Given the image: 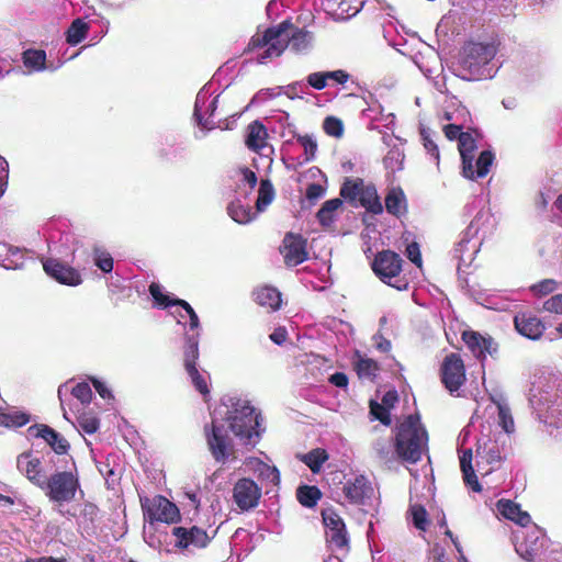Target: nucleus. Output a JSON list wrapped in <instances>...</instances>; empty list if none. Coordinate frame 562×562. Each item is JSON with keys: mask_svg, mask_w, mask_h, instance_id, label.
<instances>
[{"mask_svg": "<svg viewBox=\"0 0 562 562\" xmlns=\"http://www.w3.org/2000/svg\"><path fill=\"white\" fill-rule=\"evenodd\" d=\"M482 416L479 409L462 431V457H507L515 422L502 393L490 395Z\"/></svg>", "mask_w": 562, "mask_h": 562, "instance_id": "nucleus-1", "label": "nucleus"}, {"mask_svg": "<svg viewBox=\"0 0 562 562\" xmlns=\"http://www.w3.org/2000/svg\"><path fill=\"white\" fill-rule=\"evenodd\" d=\"M529 403L541 423L562 429V379L559 375H539L530 387Z\"/></svg>", "mask_w": 562, "mask_h": 562, "instance_id": "nucleus-2", "label": "nucleus"}, {"mask_svg": "<svg viewBox=\"0 0 562 562\" xmlns=\"http://www.w3.org/2000/svg\"><path fill=\"white\" fill-rule=\"evenodd\" d=\"M494 43L469 41L459 50V79L472 81L493 78L498 67Z\"/></svg>", "mask_w": 562, "mask_h": 562, "instance_id": "nucleus-3", "label": "nucleus"}, {"mask_svg": "<svg viewBox=\"0 0 562 562\" xmlns=\"http://www.w3.org/2000/svg\"><path fill=\"white\" fill-rule=\"evenodd\" d=\"M482 138V134L476 128H468L467 132H462V126L459 125V154L462 159V175L470 180L487 176L495 159L491 150H482L475 159V151L480 147Z\"/></svg>", "mask_w": 562, "mask_h": 562, "instance_id": "nucleus-4", "label": "nucleus"}, {"mask_svg": "<svg viewBox=\"0 0 562 562\" xmlns=\"http://www.w3.org/2000/svg\"><path fill=\"white\" fill-rule=\"evenodd\" d=\"M260 413L249 402L237 400L228 411V428L238 440V445L254 448L260 437Z\"/></svg>", "mask_w": 562, "mask_h": 562, "instance_id": "nucleus-5", "label": "nucleus"}, {"mask_svg": "<svg viewBox=\"0 0 562 562\" xmlns=\"http://www.w3.org/2000/svg\"><path fill=\"white\" fill-rule=\"evenodd\" d=\"M395 445L398 457H422L428 453V432L418 414L408 415L398 425Z\"/></svg>", "mask_w": 562, "mask_h": 562, "instance_id": "nucleus-6", "label": "nucleus"}, {"mask_svg": "<svg viewBox=\"0 0 562 562\" xmlns=\"http://www.w3.org/2000/svg\"><path fill=\"white\" fill-rule=\"evenodd\" d=\"M80 487L78 475L71 471H60L50 474L47 485L42 488L49 502L57 506L58 513L68 519L75 518L77 514L70 509H63L66 503L75 499Z\"/></svg>", "mask_w": 562, "mask_h": 562, "instance_id": "nucleus-7", "label": "nucleus"}, {"mask_svg": "<svg viewBox=\"0 0 562 562\" xmlns=\"http://www.w3.org/2000/svg\"><path fill=\"white\" fill-rule=\"evenodd\" d=\"M339 194L352 206H361L373 215L383 213V205L373 183L366 184L362 178H346Z\"/></svg>", "mask_w": 562, "mask_h": 562, "instance_id": "nucleus-8", "label": "nucleus"}, {"mask_svg": "<svg viewBox=\"0 0 562 562\" xmlns=\"http://www.w3.org/2000/svg\"><path fill=\"white\" fill-rule=\"evenodd\" d=\"M403 263L404 260L397 252L382 250L375 255L372 262V270L385 284L400 291L406 290L408 288V281L400 277Z\"/></svg>", "mask_w": 562, "mask_h": 562, "instance_id": "nucleus-9", "label": "nucleus"}, {"mask_svg": "<svg viewBox=\"0 0 562 562\" xmlns=\"http://www.w3.org/2000/svg\"><path fill=\"white\" fill-rule=\"evenodd\" d=\"M286 26H291L290 21H283L277 26L268 27L263 33L255 34L248 43L247 50L251 52L257 48L266 47V49L258 55L259 63H266L267 59L279 57L284 52L282 35Z\"/></svg>", "mask_w": 562, "mask_h": 562, "instance_id": "nucleus-10", "label": "nucleus"}, {"mask_svg": "<svg viewBox=\"0 0 562 562\" xmlns=\"http://www.w3.org/2000/svg\"><path fill=\"white\" fill-rule=\"evenodd\" d=\"M140 506L144 518L149 524L159 521L171 525L178 522L181 518L177 505L162 495H155L151 498L140 497Z\"/></svg>", "mask_w": 562, "mask_h": 562, "instance_id": "nucleus-11", "label": "nucleus"}, {"mask_svg": "<svg viewBox=\"0 0 562 562\" xmlns=\"http://www.w3.org/2000/svg\"><path fill=\"white\" fill-rule=\"evenodd\" d=\"M183 346V367L188 373L194 389L206 400L210 395V389L205 376L198 370L199 334L186 335Z\"/></svg>", "mask_w": 562, "mask_h": 562, "instance_id": "nucleus-12", "label": "nucleus"}, {"mask_svg": "<svg viewBox=\"0 0 562 562\" xmlns=\"http://www.w3.org/2000/svg\"><path fill=\"white\" fill-rule=\"evenodd\" d=\"M492 221V215L488 211L481 210L475 215L474 220L471 222L469 227L467 228V232L464 233V237L459 243V268L464 266H470L475 255L480 250L481 240L475 239L473 240V237L477 235L479 231L481 229V226L484 227L486 224H488Z\"/></svg>", "mask_w": 562, "mask_h": 562, "instance_id": "nucleus-13", "label": "nucleus"}, {"mask_svg": "<svg viewBox=\"0 0 562 562\" xmlns=\"http://www.w3.org/2000/svg\"><path fill=\"white\" fill-rule=\"evenodd\" d=\"M204 434L213 457H231L238 451L234 439L229 436V428H225L224 425L212 422L204 426Z\"/></svg>", "mask_w": 562, "mask_h": 562, "instance_id": "nucleus-14", "label": "nucleus"}, {"mask_svg": "<svg viewBox=\"0 0 562 562\" xmlns=\"http://www.w3.org/2000/svg\"><path fill=\"white\" fill-rule=\"evenodd\" d=\"M461 339L482 366L487 355L494 359L498 355V344L490 335H482L479 331L465 329L461 334Z\"/></svg>", "mask_w": 562, "mask_h": 562, "instance_id": "nucleus-15", "label": "nucleus"}, {"mask_svg": "<svg viewBox=\"0 0 562 562\" xmlns=\"http://www.w3.org/2000/svg\"><path fill=\"white\" fill-rule=\"evenodd\" d=\"M261 498V487L251 479L241 477L233 487V501L236 506L248 512L258 506Z\"/></svg>", "mask_w": 562, "mask_h": 562, "instance_id": "nucleus-16", "label": "nucleus"}, {"mask_svg": "<svg viewBox=\"0 0 562 562\" xmlns=\"http://www.w3.org/2000/svg\"><path fill=\"white\" fill-rule=\"evenodd\" d=\"M307 240L301 234L289 232L284 235L279 250L288 267H295L308 259Z\"/></svg>", "mask_w": 562, "mask_h": 562, "instance_id": "nucleus-17", "label": "nucleus"}, {"mask_svg": "<svg viewBox=\"0 0 562 562\" xmlns=\"http://www.w3.org/2000/svg\"><path fill=\"white\" fill-rule=\"evenodd\" d=\"M516 538V551L522 559L535 561L540 557L544 537L537 526H530L527 531H521V535L517 533Z\"/></svg>", "mask_w": 562, "mask_h": 562, "instance_id": "nucleus-18", "label": "nucleus"}, {"mask_svg": "<svg viewBox=\"0 0 562 562\" xmlns=\"http://www.w3.org/2000/svg\"><path fill=\"white\" fill-rule=\"evenodd\" d=\"M43 269L47 276L60 284L77 286L82 283L80 272L56 258H47L43 261Z\"/></svg>", "mask_w": 562, "mask_h": 562, "instance_id": "nucleus-19", "label": "nucleus"}, {"mask_svg": "<svg viewBox=\"0 0 562 562\" xmlns=\"http://www.w3.org/2000/svg\"><path fill=\"white\" fill-rule=\"evenodd\" d=\"M172 536L176 538L175 547L178 549H188L189 547L204 549L212 540V537L207 535L206 530L198 526L190 528L181 526L175 527L172 529Z\"/></svg>", "mask_w": 562, "mask_h": 562, "instance_id": "nucleus-20", "label": "nucleus"}, {"mask_svg": "<svg viewBox=\"0 0 562 562\" xmlns=\"http://www.w3.org/2000/svg\"><path fill=\"white\" fill-rule=\"evenodd\" d=\"M322 518L327 528V537L329 542L338 549L348 546V535L342 518L333 508H326L322 512Z\"/></svg>", "mask_w": 562, "mask_h": 562, "instance_id": "nucleus-21", "label": "nucleus"}, {"mask_svg": "<svg viewBox=\"0 0 562 562\" xmlns=\"http://www.w3.org/2000/svg\"><path fill=\"white\" fill-rule=\"evenodd\" d=\"M148 291L153 296L155 304L160 308H167L169 306L178 305L181 306L190 318V328L192 330L198 329L200 326L199 317L192 306L184 300L171 299L169 295L162 293L160 284L151 282L148 286Z\"/></svg>", "mask_w": 562, "mask_h": 562, "instance_id": "nucleus-22", "label": "nucleus"}, {"mask_svg": "<svg viewBox=\"0 0 562 562\" xmlns=\"http://www.w3.org/2000/svg\"><path fill=\"white\" fill-rule=\"evenodd\" d=\"M30 436L41 438L56 454H66L70 448L68 440L58 431L45 424H35L29 427Z\"/></svg>", "mask_w": 562, "mask_h": 562, "instance_id": "nucleus-23", "label": "nucleus"}, {"mask_svg": "<svg viewBox=\"0 0 562 562\" xmlns=\"http://www.w3.org/2000/svg\"><path fill=\"white\" fill-rule=\"evenodd\" d=\"M342 492L347 501L352 505H364L373 494V487L370 481L362 474L357 475L353 480H348Z\"/></svg>", "mask_w": 562, "mask_h": 562, "instance_id": "nucleus-24", "label": "nucleus"}, {"mask_svg": "<svg viewBox=\"0 0 562 562\" xmlns=\"http://www.w3.org/2000/svg\"><path fill=\"white\" fill-rule=\"evenodd\" d=\"M18 467L23 468L26 477L41 490L44 485H47L50 472L54 469L52 460L47 461L46 459H29L24 467L19 461Z\"/></svg>", "mask_w": 562, "mask_h": 562, "instance_id": "nucleus-25", "label": "nucleus"}, {"mask_svg": "<svg viewBox=\"0 0 562 562\" xmlns=\"http://www.w3.org/2000/svg\"><path fill=\"white\" fill-rule=\"evenodd\" d=\"M254 301L270 312H277L282 306V293L272 285H260L252 291Z\"/></svg>", "mask_w": 562, "mask_h": 562, "instance_id": "nucleus-26", "label": "nucleus"}, {"mask_svg": "<svg viewBox=\"0 0 562 562\" xmlns=\"http://www.w3.org/2000/svg\"><path fill=\"white\" fill-rule=\"evenodd\" d=\"M515 327L519 334L532 340L540 338L544 330L542 322L536 315L527 313L515 316Z\"/></svg>", "mask_w": 562, "mask_h": 562, "instance_id": "nucleus-27", "label": "nucleus"}, {"mask_svg": "<svg viewBox=\"0 0 562 562\" xmlns=\"http://www.w3.org/2000/svg\"><path fill=\"white\" fill-rule=\"evenodd\" d=\"M268 130L259 120L247 126L245 144L254 153H260L267 146Z\"/></svg>", "mask_w": 562, "mask_h": 562, "instance_id": "nucleus-28", "label": "nucleus"}, {"mask_svg": "<svg viewBox=\"0 0 562 562\" xmlns=\"http://www.w3.org/2000/svg\"><path fill=\"white\" fill-rule=\"evenodd\" d=\"M384 203L386 212L396 218H401L407 214V199L403 189L400 187H393L387 191Z\"/></svg>", "mask_w": 562, "mask_h": 562, "instance_id": "nucleus-29", "label": "nucleus"}, {"mask_svg": "<svg viewBox=\"0 0 562 562\" xmlns=\"http://www.w3.org/2000/svg\"><path fill=\"white\" fill-rule=\"evenodd\" d=\"M497 510L504 518L515 521L520 527H527L530 524V515L522 512L518 504L509 499H499Z\"/></svg>", "mask_w": 562, "mask_h": 562, "instance_id": "nucleus-30", "label": "nucleus"}, {"mask_svg": "<svg viewBox=\"0 0 562 562\" xmlns=\"http://www.w3.org/2000/svg\"><path fill=\"white\" fill-rule=\"evenodd\" d=\"M352 366L359 379L374 381L380 371L379 363L371 358L362 356L359 350H356L353 353Z\"/></svg>", "mask_w": 562, "mask_h": 562, "instance_id": "nucleus-31", "label": "nucleus"}, {"mask_svg": "<svg viewBox=\"0 0 562 562\" xmlns=\"http://www.w3.org/2000/svg\"><path fill=\"white\" fill-rule=\"evenodd\" d=\"M282 38L284 41V49L290 46L294 52H302L307 48L310 42V33L302 29L286 26L283 31Z\"/></svg>", "mask_w": 562, "mask_h": 562, "instance_id": "nucleus-32", "label": "nucleus"}, {"mask_svg": "<svg viewBox=\"0 0 562 562\" xmlns=\"http://www.w3.org/2000/svg\"><path fill=\"white\" fill-rule=\"evenodd\" d=\"M441 382L450 393L457 391V353L448 355L440 369Z\"/></svg>", "mask_w": 562, "mask_h": 562, "instance_id": "nucleus-33", "label": "nucleus"}, {"mask_svg": "<svg viewBox=\"0 0 562 562\" xmlns=\"http://www.w3.org/2000/svg\"><path fill=\"white\" fill-rule=\"evenodd\" d=\"M342 205L339 198L330 199L324 202L316 213V218L323 227H329L335 222V213Z\"/></svg>", "mask_w": 562, "mask_h": 562, "instance_id": "nucleus-34", "label": "nucleus"}, {"mask_svg": "<svg viewBox=\"0 0 562 562\" xmlns=\"http://www.w3.org/2000/svg\"><path fill=\"white\" fill-rule=\"evenodd\" d=\"M296 498L302 506L313 508L322 498V492L315 485H302L296 490Z\"/></svg>", "mask_w": 562, "mask_h": 562, "instance_id": "nucleus-35", "label": "nucleus"}, {"mask_svg": "<svg viewBox=\"0 0 562 562\" xmlns=\"http://www.w3.org/2000/svg\"><path fill=\"white\" fill-rule=\"evenodd\" d=\"M227 213L232 220L238 224H247L255 217L251 207L241 204L239 200L233 201L228 204Z\"/></svg>", "mask_w": 562, "mask_h": 562, "instance_id": "nucleus-36", "label": "nucleus"}, {"mask_svg": "<svg viewBox=\"0 0 562 562\" xmlns=\"http://www.w3.org/2000/svg\"><path fill=\"white\" fill-rule=\"evenodd\" d=\"M88 31V23L81 19L74 20L66 32L67 43L71 46L78 45L87 37Z\"/></svg>", "mask_w": 562, "mask_h": 562, "instance_id": "nucleus-37", "label": "nucleus"}, {"mask_svg": "<svg viewBox=\"0 0 562 562\" xmlns=\"http://www.w3.org/2000/svg\"><path fill=\"white\" fill-rule=\"evenodd\" d=\"M23 64L26 68L41 71L45 69L46 53L43 49H26L22 54Z\"/></svg>", "mask_w": 562, "mask_h": 562, "instance_id": "nucleus-38", "label": "nucleus"}, {"mask_svg": "<svg viewBox=\"0 0 562 562\" xmlns=\"http://www.w3.org/2000/svg\"><path fill=\"white\" fill-rule=\"evenodd\" d=\"M276 195L272 182L269 179H262L260 181L258 198L256 201V209L258 212H262L273 201Z\"/></svg>", "mask_w": 562, "mask_h": 562, "instance_id": "nucleus-39", "label": "nucleus"}, {"mask_svg": "<svg viewBox=\"0 0 562 562\" xmlns=\"http://www.w3.org/2000/svg\"><path fill=\"white\" fill-rule=\"evenodd\" d=\"M1 250H7V258L2 263L5 269H19L23 266L24 254L19 248L3 244Z\"/></svg>", "mask_w": 562, "mask_h": 562, "instance_id": "nucleus-40", "label": "nucleus"}, {"mask_svg": "<svg viewBox=\"0 0 562 562\" xmlns=\"http://www.w3.org/2000/svg\"><path fill=\"white\" fill-rule=\"evenodd\" d=\"M461 461V471L463 473V481L465 485L473 492H481V484L473 471L472 459H459Z\"/></svg>", "mask_w": 562, "mask_h": 562, "instance_id": "nucleus-41", "label": "nucleus"}, {"mask_svg": "<svg viewBox=\"0 0 562 562\" xmlns=\"http://www.w3.org/2000/svg\"><path fill=\"white\" fill-rule=\"evenodd\" d=\"M30 420V416L20 413V412H13V413H7L2 409H0V425L5 427H22L26 425Z\"/></svg>", "mask_w": 562, "mask_h": 562, "instance_id": "nucleus-42", "label": "nucleus"}, {"mask_svg": "<svg viewBox=\"0 0 562 562\" xmlns=\"http://www.w3.org/2000/svg\"><path fill=\"white\" fill-rule=\"evenodd\" d=\"M258 462L255 468V472L258 473V477L269 481L272 484H278L280 482V473L279 470L274 465H269L262 462L260 459H257Z\"/></svg>", "mask_w": 562, "mask_h": 562, "instance_id": "nucleus-43", "label": "nucleus"}, {"mask_svg": "<svg viewBox=\"0 0 562 562\" xmlns=\"http://www.w3.org/2000/svg\"><path fill=\"white\" fill-rule=\"evenodd\" d=\"M409 512L412 515L414 526L425 531L429 526L428 513L423 505L414 504L411 505Z\"/></svg>", "mask_w": 562, "mask_h": 562, "instance_id": "nucleus-44", "label": "nucleus"}, {"mask_svg": "<svg viewBox=\"0 0 562 562\" xmlns=\"http://www.w3.org/2000/svg\"><path fill=\"white\" fill-rule=\"evenodd\" d=\"M294 137L304 148L305 161H312L316 157L317 143L311 135L295 134Z\"/></svg>", "mask_w": 562, "mask_h": 562, "instance_id": "nucleus-45", "label": "nucleus"}, {"mask_svg": "<svg viewBox=\"0 0 562 562\" xmlns=\"http://www.w3.org/2000/svg\"><path fill=\"white\" fill-rule=\"evenodd\" d=\"M77 420L80 429L88 435L97 432L100 427L99 418L91 413L81 414Z\"/></svg>", "mask_w": 562, "mask_h": 562, "instance_id": "nucleus-46", "label": "nucleus"}, {"mask_svg": "<svg viewBox=\"0 0 562 562\" xmlns=\"http://www.w3.org/2000/svg\"><path fill=\"white\" fill-rule=\"evenodd\" d=\"M323 130L328 136L340 138L344 135V123L336 116H327L323 122Z\"/></svg>", "mask_w": 562, "mask_h": 562, "instance_id": "nucleus-47", "label": "nucleus"}, {"mask_svg": "<svg viewBox=\"0 0 562 562\" xmlns=\"http://www.w3.org/2000/svg\"><path fill=\"white\" fill-rule=\"evenodd\" d=\"M93 259L94 265L103 272L108 273L112 271L113 258L108 251L95 248Z\"/></svg>", "mask_w": 562, "mask_h": 562, "instance_id": "nucleus-48", "label": "nucleus"}, {"mask_svg": "<svg viewBox=\"0 0 562 562\" xmlns=\"http://www.w3.org/2000/svg\"><path fill=\"white\" fill-rule=\"evenodd\" d=\"M403 159L404 155L398 149L393 148L389 150V153L384 157L383 164L386 169H391L392 171L396 169L400 170L402 169Z\"/></svg>", "mask_w": 562, "mask_h": 562, "instance_id": "nucleus-49", "label": "nucleus"}, {"mask_svg": "<svg viewBox=\"0 0 562 562\" xmlns=\"http://www.w3.org/2000/svg\"><path fill=\"white\" fill-rule=\"evenodd\" d=\"M370 413L374 416L375 419L381 422L383 425H391V415L390 411L382 404H379L375 401L370 402Z\"/></svg>", "mask_w": 562, "mask_h": 562, "instance_id": "nucleus-50", "label": "nucleus"}, {"mask_svg": "<svg viewBox=\"0 0 562 562\" xmlns=\"http://www.w3.org/2000/svg\"><path fill=\"white\" fill-rule=\"evenodd\" d=\"M71 394L78 398L82 404H89L92 398V391L88 383L80 382L76 384L72 390Z\"/></svg>", "mask_w": 562, "mask_h": 562, "instance_id": "nucleus-51", "label": "nucleus"}, {"mask_svg": "<svg viewBox=\"0 0 562 562\" xmlns=\"http://www.w3.org/2000/svg\"><path fill=\"white\" fill-rule=\"evenodd\" d=\"M557 289V281L553 279H544L530 286V290L539 296L552 293Z\"/></svg>", "mask_w": 562, "mask_h": 562, "instance_id": "nucleus-52", "label": "nucleus"}, {"mask_svg": "<svg viewBox=\"0 0 562 562\" xmlns=\"http://www.w3.org/2000/svg\"><path fill=\"white\" fill-rule=\"evenodd\" d=\"M308 86L316 90H323L327 86V78L325 71L312 72L306 77Z\"/></svg>", "mask_w": 562, "mask_h": 562, "instance_id": "nucleus-53", "label": "nucleus"}, {"mask_svg": "<svg viewBox=\"0 0 562 562\" xmlns=\"http://www.w3.org/2000/svg\"><path fill=\"white\" fill-rule=\"evenodd\" d=\"M406 257L417 267H422L423 259L420 254L419 244L416 241H412L406 246L405 250Z\"/></svg>", "mask_w": 562, "mask_h": 562, "instance_id": "nucleus-54", "label": "nucleus"}, {"mask_svg": "<svg viewBox=\"0 0 562 562\" xmlns=\"http://www.w3.org/2000/svg\"><path fill=\"white\" fill-rule=\"evenodd\" d=\"M547 312L562 314V294H557L547 300L543 304Z\"/></svg>", "mask_w": 562, "mask_h": 562, "instance_id": "nucleus-55", "label": "nucleus"}, {"mask_svg": "<svg viewBox=\"0 0 562 562\" xmlns=\"http://www.w3.org/2000/svg\"><path fill=\"white\" fill-rule=\"evenodd\" d=\"M420 135L423 138V144L425 149L435 158L438 160L439 158V149L438 146L435 144V142L430 138L429 134L425 128L420 131Z\"/></svg>", "mask_w": 562, "mask_h": 562, "instance_id": "nucleus-56", "label": "nucleus"}, {"mask_svg": "<svg viewBox=\"0 0 562 562\" xmlns=\"http://www.w3.org/2000/svg\"><path fill=\"white\" fill-rule=\"evenodd\" d=\"M90 381H91L93 387L95 389V391L99 393V395L103 400H113L114 398L111 390L106 386V384L104 382H102L99 379L93 378V376L90 378Z\"/></svg>", "mask_w": 562, "mask_h": 562, "instance_id": "nucleus-57", "label": "nucleus"}, {"mask_svg": "<svg viewBox=\"0 0 562 562\" xmlns=\"http://www.w3.org/2000/svg\"><path fill=\"white\" fill-rule=\"evenodd\" d=\"M324 192L323 186L314 182L307 186L305 195L308 201H316L323 196Z\"/></svg>", "mask_w": 562, "mask_h": 562, "instance_id": "nucleus-58", "label": "nucleus"}, {"mask_svg": "<svg viewBox=\"0 0 562 562\" xmlns=\"http://www.w3.org/2000/svg\"><path fill=\"white\" fill-rule=\"evenodd\" d=\"M325 74L327 81L333 80L339 85H345L350 79V75L344 69L325 71Z\"/></svg>", "mask_w": 562, "mask_h": 562, "instance_id": "nucleus-59", "label": "nucleus"}, {"mask_svg": "<svg viewBox=\"0 0 562 562\" xmlns=\"http://www.w3.org/2000/svg\"><path fill=\"white\" fill-rule=\"evenodd\" d=\"M98 506L88 502L83 504L80 515L83 517L86 521L93 522L98 515Z\"/></svg>", "mask_w": 562, "mask_h": 562, "instance_id": "nucleus-60", "label": "nucleus"}, {"mask_svg": "<svg viewBox=\"0 0 562 562\" xmlns=\"http://www.w3.org/2000/svg\"><path fill=\"white\" fill-rule=\"evenodd\" d=\"M98 463L99 471L105 476V479L112 480L113 482L117 479V474L115 473L114 469H109V464L105 463L109 459H103V461H98V459H94Z\"/></svg>", "mask_w": 562, "mask_h": 562, "instance_id": "nucleus-61", "label": "nucleus"}, {"mask_svg": "<svg viewBox=\"0 0 562 562\" xmlns=\"http://www.w3.org/2000/svg\"><path fill=\"white\" fill-rule=\"evenodd\" d=\"M348 376L344 372H335L329 376V382L337 387H347Z\"/></svg>", "mask_w": 562, "mask_h": 562, "instance_id": "nucleus-62", "label": "nucleus"}, {"mask_svg": "<svg viewBox=\"0 0 562 562\" xmlns=\"http://www.w3.org/2000/svg\"><path fill=\"white\" fill-rule=\"evenodd\" d=\"M243 175V180L249 184L251 189H254L257 184V176L256 173L247 167L240 169Z\"/></svg>", "mask_w": 562, "mask_h": 562, "instance_id": "nucleus-63", "label": "nucleus"}, {"mask_svg": "<svg viewBox=\"0 0 562 562\" xmlns=\"http://www.w3.org/2000/svg\"><path fill=\"white\" fill-rule=\"evenodd\" d=\"M286 337L288 334L283 327L274 329V331L270 335V339L277 345H282L286 340Z\"/></svg>", "mask_w": 562, "mask_h": 562, "instance_id": "nucleus-64", "label": "nucleus"}]
</instances>
